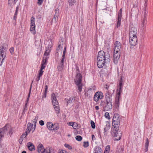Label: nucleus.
<instances>
[{
  "label": "nucleus",
  "instance_id": "15",
  "mask_svg": "<svg viewBox=\"0 0 153 153\" xmlns=\"http://www.w3.org/2000/svg\"><path fill=\"white\" fill-rule=\"evenodd\" d=\"M121 49V45L120 42L116 41L114 43V51H120Z\"/></svg>",
  "mask_w": 153,
  "mask_h": 153
},
{
  "label": "nucleus",
  "instance_id": "49",
  "mask_svg": "<svg viewBox=\"0 0 153 153\" xmlns=\"http://www.w3.org/2000/svg\"><path fill=\"white\" fill-rule=\"evenodd\" d=\"M14 51V49L13 47H12L10 49V51L11 54H13V53Z\"/></svg>",
  "mask_w": 153,
  "mask_h": 153
},
{
  "label": "nucleus",
  "instance_id": "57",
  "mask_svg": "<svg viewBox=\"0 0 153 153\" xmlns=\"http://www.w3.org/2000/svg\"><path fill=\"white\" fill-rule=\"evenodd\" d=\"M31 85L30 86V89L29 92V94L28 95L27 97L29 98V97H30V94L31 91Z\"/></svg>",
  "mask_w": 153,
  "mask_h": 153
},
{
  "label": "nucleus",
  "instance_id": "35",
  "mask_svg": "<svg viewBox=\"0 0 153 153\" xmlns=\"http://www.w3.org/2000/svg\"><path fill=\"white\" fill-rule=\"evenodd\" d=\"M52 126V123L51 122H48L47 124V126L48 128L50 130H52L51 126Z\"/></svg>",
  "mask_w": 153,
  "mask_h": 153
},
{
  "label": "nucleus",
  "instance_id": "54",
  "mask_svg": "<svg viewBox=\"0 0 153 153\" xmlns=\"http://www.w3.org/2000/svg\"><path fill=\"white\" fill-rule=\"evenodd\" d=\"M31 130H28L27 129L26 131L24 133L25 134V136L26 137L27 135L28 134V133H29L30 131Z\"/></svg>",
  "mask_w": 153,
  "mask_h": 153
},
{
  "label": "nucleus",
  "instance_id": "1",
  "mask_svg": "<svg viewBox=\"0 0 153 153\" xmlns=\"http://www.w3.org/2000/svg\"><path fill=\"white\" fill-rule=\"evenodd\" d=\"M76 76L74 79L75 83L78 87V90L80 92L82 91V84L81 83L82 80V76L79 73V69L78 66L76 65Z\"/></svg>",
  "mask_w": 153,
  "mask_h": 153
},
{
  "label": "nucleus",
  "instance_id": "10",
  "mask_svg": "<svg viewBox=\"0 0 153 153\" xmlns=\"http://www.w3.org/2000/svg\"><path fill=\"white\" fill-rule=\"evenodd\" d=\"M119 128H114V136L116 137H118V138L115 137L114 138V140L115 141H118L120 140L121 137V133L120 131L118 132V130H119Z\"/></svg>",
  "mask_w": 153,
  "mask_h": 153
},
{
  "label": "nucleus",
  "instance_id": "37",
  "mask_svg": "<svg viewBox=\"0 0 153 153\" xmlns=\"http://www.w3.org/2000/svg\"><path fill=\"white\" fill-rule=\"evenodd\" d=\"M76 1L75 0H69L68 3L70 6H73L75 3Z\"/></svg>",
  "mask_w": 153,
  "mask_h": 153
},
{
  "label": "nucleus",
  "instance_id": "23",
  "mask_svg": "<svg viewBox=\"0 0 153 153\" xmlns=\"http://www.w3.org/2000/svg\"><path fill=\"white\" fill-rule=\"evenodd\" d=\"M18 0H8V4L10 7L12 8L13 5H14Z\"/></svg>",
  "mask_w": 153,
  "mask_h": 153
},
{
  "label": "nucleus",
  "instance_id": "27",
  "mask_svg": "<svg viewBox=\"0 0 153 153\" xmlns=\"http://www.w3.org/2000/svg\"><path fill=\"white\" fill-rule=\"evenodd\" d=\"M94 153H102L103 151L100 147H98L95 148Z\"/></svg>",
  "mask_w": 153,
  "mask_h": 153
},
{
  "label": "nucleus",
  "instance_id": "56",
  "mask_svg": "<svg viewBox=\"0 0 153 153\" xmlns=\"http://www.w3.org/2000/svg\"><path fill=\"white\" fill-rule=\"evenodd\" d=\"M45 93H47L48 91V86L47 85H46L45 86Z\"/></svg>",
  "mask_w": 153,
  "mask_h": 153
},
{
  "label": "nucleus",
  "instance_id": "16",
  "mask_svg": "<svg viewBox=\"0 0 153 153\" xmlns=\"http://www.w3.org/2000/svg\"><path fill=\"white\" fill-rule=\"evenodd\" d=\"M51 99L52 100V103L53 106L59 104L58 101L56 99V95L54 93H52L51 94Z\"/></svg>",
  "mask_w": 153,
  "mask_h": 153
},
{
  "label": "nucleus",
  "instance_id": "45",
  "mask_svg": "<svg viewBox=\"0 0 153 153\" xmlns=\"http://www.w3.org/2000/svg\"><path fill=\"white\" fill-rule=\"evenodd\" d=\"M83 146L85 147H87L89 146V143L88 142H84L83 143Z\"/></svg>",
  "mask_w": 153,
  "mask_h": 153
},
{
  "label": "nucleus",
  "instance_id": "19",
  "mask_svg": "<svg viewBox=\"0 0 153 153\" xmlns=\"http://www.w3.org/2000/svg\"><path fill=\"white\" fill-rule=\"evenodd\" d=\"M106 104L105 107L104 108L103 111H108L112 109V103L106 102Z\"/></svg>",
  "mask_w": 153,
  "mask_h": 153
},
{
  "label": "nucleus",
  "instance_id": "61",
  "mask_svg": "<svg viewBox=\"0 0 153 153\" xmlns=\"http://www.w3.org/2000/svg\"><path fill=\"white\" fill-rule=\"evenodd\" d=\"M17 18V15H14L13 17V20H15V21H16V20Z\"/></svg>",
  "mask_w": 153,
  "mask_h": 153
},
{
  "label": "nucleus",
  "instance_id": "59",
  "mask_svg": "<svg viewBox=\"0 0 153 153\" xmlns=\"http://www.w3.org/2000/svg\"><path fill=\"white\" fill-rule=\"evenodd\" d=\"M92 139V140L93 141L94 140H95L96 139V138L95 137V136L94 135L92 134L91 136Z\"/></svg>",
  "mask_w": 153,
  "mask_h": 153
},
{
  "label": "nucleus",
  "instance_id": "25",
  "mask_svg": "<svg viewBox=\"0 0 153 153\" xmlns=\"http://www.w3.org/2000/svg\"><path fill=\"white\" fill-rule=\"evenodd\" d=\"M64 62H63V63H61V61L60 62L57 67V69L58 71H61L62 70L63 68L64 67Z\"/></svg>",
  "mask_w": 153,
  "mask_h": 153
},
{
  "label": "nucleus",
  "instance_id": "14",
  "mask_svg": "<svg viewBox=\"0 0 153 153\" xmlns=\"http://www.w3.org/2000/svg\"><path fill=\"white\" fill-rule=\"evenodd\" d=\"M137 30L136 28L135 27H131L130 26L129 29V36H136V34H137Z\"/></svg>",
  "mask_w": 153,
  "mask_h": 153
},
{
  "label": "nucleus",
  "instance_id": "46",
  "mask_svg": "<svg viewBox=\"0 0 153 153\" xmlns=\"http://www.w3.org/2000/svg\"><path fill=\"white\" fill-rule=\"evenodd\" d=\"M64 145L66 147L68 148L69 149L71 150L72 149V147L69 145L68 144H65Z\"/></svg>",
  "mask_w": 153,
  "mask_h": 153
},
{
  "label": "nucleus",
  "instance_id": "12",
  "mask_svg": "<svg viewBox=\"0 0 153 153\" xmlns=\"http://www.w3.org/2000/svg\"><path fill=\"white\" fill-rule=\"evenodd\" d=\"M120 57V52L119 51H114V62L115 64L118 62V60Z\"/></svg>",
  "mask_w": 153,
  "mask_h": 153
},
{
  "label": "nucleus",
  "instance_id": "21",
  "mask_svg": "<svg viewBox=\"0 0 153 153\" xmlns=\"http://www.w3.org/2000/svg\"><path fill=\"white\" fill-rule=\"evenodd\" d=\"M141 26L142 28H144L146 26V18H142L141 19Z\"/></svg>",
  "mask_w": 153,
  "mask_h": 153
},
{
  "label": "nucleus",
  "instance_id": "44",
  "mask_svg": "<svg viewBox=\"0 0 153 153\" xmlns=\"http://www.w3.org/2000/svg\"><path fill=\"white\" fill-rule=\"evenodd\" d=\"M92 90V88H90L88 90L87 92H85V97H87L88 96V93H89Z\"/></svg>",
  "mask_w": 153,
  "mask_h": 153
},
{
  "label": "nucleus",
  "instance_id": "3",
  "mask_svg": "<svg viewBox=\"0 0 153 153\" xmlns=\"http://www.w3.org/2000/svg\"><path fill=\"white\" fill-rule=\"evenodd\" d=\"M120 118L119 115L117 114H115L112 119V126L115 129L119 128L120 123Z\"/></svg>",
  "mask_w": 153,
  "mask_h": 153
},
{
  "label": "nucleus",
  "instance_id": "8",
  "mask_svg": "<svg viewBox=\"0 0 153 153\" xmlns=\"http://www.w3.org/2000/svg\"><path fill=\"white\" fill-rule=\"evenodd\" d=\"M123 84L122 83V81H120L119 82V88L117 90V95H118L117 100H116V103L118 104V105H119V97L120 94L121 93L122 91V88H123Z\"/></svg>",
  "mask_w": 153,
  "mask_h": 153
},
{
  "label": "nucleus",
  "instance_id": "24",
  "mask_svg": "<svg viewBox=\"0 0 153 153\" xmlns=\"http://www.w3.org/2000/svg\"><path fill=\"white\" fill-rule=\"evenodd\" d=\"M121 17L122 14H121V13H120H120H118V15L117 18V27H119L120 25Z\"/></svg>",
  "mask_w": 153,
  "mask_h": 153
},
{
  "label": "nucleus",
  "instance_id": "36",
  "mask_svg": "<svg viewBox=\"0 0 153 153\" xmlns=\"http://www.w3.org/2000/svg\"><path fill=\"white\" fill-rule=\"evenodd\" d=\"M13 129L11 128L9 126V130L8 131V134L10 135V136L13 133Z\"/></svg>",
  "mask_w": 153,
  "mask_h": 153
},
{
  "label": "nucleus",
  "instance_id": "13",
  "mask_svg": "<svg viewBox=\"0 0 153 153\" xmlns=\"http://www.w3.org/2000/svg\"><path fill=\"white\" fill-rule=\"evenodd\" d=\"M103 96V94L101 92H97L94 95V100L95 101L97 102L99 99H102Z\"/></svg>",
  "mask_w": 153,
  "mask_h": 153
},
{
  "label": "nucleus",
  "instance_id": "47",
  "mask_svg": "<svg viewBox=\"0 0 153 153\" xmlns=\"http://www.w3.org/2000/svg\"><path fill=\"white\" fill-rule=\"evenodd\" d=\"M58 19V16H54V18L53 19L52 21H54L55 22H56Z\"/></svg>",
  "mask_w": 153,
  "mask_h": 153
},
{
  "label": "nucleus",
  "instance_id": "34",
  "mask_svg": "<svg viewBox=\"0 0 153 153\" xmlns=\"http://www.w3.org/2000/svg\"><path fill=\"white\" fill-rule=\"evenodd\" d=\"M63 46V42L62 40L61 42H59V44L58 45L59 49H62Z\"/></svg>",
  "mask_w": 153,
  "mask_h": 153
},
{
  "label": "nucleus",
  "instance_id": "7",
  "mask_svg": "<svg viewBox=\"0 0 153 153\" xmlns=\"http://www.w3.org/2000/svg\"><path fill=\"white\" fill-rule=\"evenodd\" d=\"M30 30L33 34L36 33L35 30V18L32 16L30 19Z\"/></svg>",
  "mask_w": 153,
  "mask_h": 153
},
{
  "label": "nucleus",
  "instance_id": "53",
  "mask_svg": "<svg viewBox=\"0 0 153 153\" xmlns=\"http://www.w3.org/2000/svg\"><path fill=\"white\" fill-rule=\"evenodd\" d=\"M43 72V71H42V70L40 69V71L39 73V74L38 75L41 76L42 75Z\"/></svg>",
  "mask_w": 153,
  "mask_h": 153
},
{
  "label": "nucleus",
  "instance_id": "9",
  "mask_svg": "<svg viewBox=\"0 0 153 153\" xmlns=\"http://www.w3.org/2000/svg\"><path fill=\"white\" fill-rule=\"evenodd\" d=\"M110 56L109 54H107L105 55L104 52L103 51H101L99 52L98 54L97 59H100V58L101 59H106L107 57L109 58Z\"/></svg>",
  "mask_w": 153,
  "mask_h": 153
},
{
  "label": "nucleus",
  "instance_id": "63",
  "mask_svg": "<svg viewBox=\"0 0 153 153\" xmlns=\"http://www.w3.org/2000/svg\"><path fill=\"white\" fill-rule=\"evenodd\" d=\"M95 108L97 110H98L99 109V107L98 106H96L95 107Z\"/></svg>",
  "mask_w": 153,
  "mask_h": 153
},
{
  "label": "nucleus",
  "instance_id": "22",
  "mask_svg": "<svg viewBox=\"0 0 153 153\" xmlns=\"http://www.w3.org/2000/svg\"><path fill=\"white\" fill-rule=\"evenodd\" d=\"M75 97H70L69 99L67 100V105L69 104H71L75 100Z\"/></svg>",
  "mask_w": 153,
  "mask_h": 153
},
{
  "label": "nucleus",
  "instance_id": "38",
  "mask_svg": "<svg viewBox=\"0 0 153 153\" xmlns=\"http://www.w3.org/2000/svg\"><path fill=\"white\" fill-rule=\"evenodd\" d=\"M110 150V146L109 145L107 146L105 150V152L108 153Z\"/></svg>",
  "mask_w": 153,
  "mask_h": 153
},
{
  "label": "nucleus",
  "instance_id": "33",
  "mask_svg": "<svg viewBox=\"0 0 153 153\" xmlns=\"http://www.w3.org/2000/svg\"><path fill=\"white\" fill-rule=\"evenodd\" d=\"M33 126V125L30 123H28L27 125V130H31L32 129V127Z\"/></svg>",
  "mask_w": 153,
  "mask_h": 153
},
{
  "label": "nucleus",
  "instance_id": "2",
  "mask_svg": "<svg viewBox=\"0 0 153 153\" xmlns=\"http://www.w3.org/2000/svg\"><path fill=\"white\" fill-rule=\"evenodd\" d=\"M7 48V44L4 43L1 46L0 49V66L2 65L4 59L6 57V52Z\"/></svg>",
  "mask_w": 153,
  "mask_h": 153
},
{
  "label": "nucleus",
  "instance_id": "17",
  "mask_svg": "<svg viewBox=\"0 0 153 153\" xmlns=\"http://www.w3.org/2000/svg\"><path fill=\"white\" fill-rule=\"evenodd\" d=\"M48 58V57H43L42 63L41 64V66L40 69L41 70H42L45 68Z\"/></svg>",
  "mask_w": 153,
  "mask_h": 153
},
{
  "label": "nucleus",
  "instance_id": "60",
  "mask_svg": "<svg viewBox=\"0 0 153 153\" xmlns=\"http://www.w3.org/2000/svg\"><path fill=\"white\" fill-rule=\"evenodd\" d=\"M27 103H26L25 104V106L24 109L27 110Z\"/></svg>",
  "mask_w": 153,
  "mask_h": 153
},
{
  "label": "nucleus",
  "instance_id": "64",
  "mask_svg": "<svg viewBox=\"0 0 153 153\" xmlns=\"http://www.w3.org/2000/svg\"><path fill=\"white\" fill-rule=\"evenodd\" d=\"M38 118V117L37 116H36L35 117V118L34 119V120H37V119Z\"/></svg>",
  "mask_w": 153,
  "mask_h": 153
},
{
  "label": "nucleus",
  "instance_id": "52",
  "mask_svg": "<svg viewBox=\"0 0 153 153\" xmlns=\"http://www.w3.org/2000/svg\"><path fill=\"white\" fill-rule=\"evenodd\" d=\"M43 2V0H38L37 4L39 5H41Z\"/></svg>",
  "mask_w": 153,
  "mask_h": 153
},
{
  "label": "nucleus",
  "instance_id": "62",
  "mask_svg": "<svg viewBox=\"0 0 153 153\" xmlns=\"http://www.w3.org/2000/svg\"><path fill=\"white\" fill-rule=\"evenodd\" d=\"M46 94H47V93H44V94H43V95L42 96V98H43L44 97V98L46 97Z\"/></svg>",
  "mask_w": 153,
  "mask_h": 153
},
{
  "label": "nucleus",
  "instance_id": "32",
  "mask_svg": "<svg viewBox=\"0 0 153 153\" xmlns=\"http://www.w3.org/2000/svg\"><path fill=\"white\" fill-rule=\"evenodd\" d=\"M59 128V126L58 124H54L53 125V128H52V130H56Z\"/></svg>",
  "mask_w": 153,
  "mask_h": 153
},
{
  "label": "nucleus",
  "instance_id": "40",
  "mask_svg": "<svg viewBox=\"0 0 153 153\" xmlns=\"http://www.w3.org/2000/svg\"><path fill=\"white\" fill-rule=\"evenodd\" d=\"M50 50L49 49L46 50V51L44 54V55L46 56L45 57H48L47 56L48 55L49 53L50 52Z\"/></svg>",
  "mask_w": 153,
  "mask_h": 153
},
{
  "label": "nucleus",
  "instance_id": "6",
  "mask_svg": "<svg viewBox=\"0 0 153 153\" xmlns=\"http://www.w3.org/2000/svg\"><path fill=\"white\" fill-rule=\"evenodd\" d=\"M50 148L45 149L43 145L42 144H39L37 146V151L39 153H49V149Z\"/></svg>",
  "mask_w": 153,
  "mask_h": 153
},
{
  "label": "nucleus",
  "instance_id": "39",
  "mask_svg": "<svg viewBox=\"0 0 153 153\" xmlns=\"http://www.w3.org/2000/svg\"><path fill=\"white\" fill-rule=\"evenodd\" d=\"M76 139L78 141H80L82 140V137L81 136H79V135H78V136H76Z\"/></svg>",
  "mask_w": 153,
  "mask_h": 153
},
{
  "label": "nucleus",
  "instance_id": "18",
  "mask_svg": "<svg viewBox=\"0 0 153 153\" xmlns=\"http://www.w3.org/2000/svg\"><path fill=\"white\" fill-rule=\"evenodd\" d=\"M111 95L112 94H109L108 92H107L106 94V102L112 103L111 101L112 99Z\"/></svg>",
  "mask_w": 153,
  "mask_h": 153
},
{
  "label": "nucleus",
  "instance_id": "58",
  "mask_svg": "<svg viewBox=\"0 0 153 153\" xmlns=\"http://www.w3.org/2000/svg\"><path fill=\"white\" fill-rule=\"evenodd\" d=\"M69 124L70 125L72 126L73 127H74L75 126H74V123L73 122H71L69 123Z\"/></svg>",
  "mask_w": 153,
  "mask_h": 153
},
{
  "label": "nucleus",
  "instance_id": "29",
  "mask_svg": "<svg viewBox=\"0 0 153 153\" xmlns=\"http://www.w3.org/2000/svg\"><path fill=\"white\" fill-rule=\"evenodd\" d=\"M142 18H146V17L147 16V12L146 10V8L144 9L143 11L142 12Z\"/></svg>",
  "mask_w": 153,
  "mask_h": 153
},
{
  "label": "nucleus",
  "instance_id": "48",
  "mask_svg": "<svg viewBox=\"0 0 153 153\" xmlns=\"http://www.w3.org/2000/svg\"><path fill=\"white\" fill-rule=\"evenodd\" d=\"M105 117L107 118H109V114L108 112H105Z\"/></svg>",
  "mask_w": 153,
  "mask_h": 153
},
{
  "label": "nucleus",
  "instance_id": "55",
  "mask_svg": "<svg viewBox=\"0 0 153 153\" xmlns=\"http://www.w3.org/2000/svg\"><path fill=\"white\" fill-rule=\"evenodd\" d=\"M40 77L41 76L38 75V76L36 78V81L37 82H38L40 79Z\"/></svg>",
  "mask_w": 153,
  "mask_h": 153
},
{
  "label": "nucleus",
  "instance_id": "31",
  "mask_svg": "<svg viewBox=\"0 0 153 153\" xmlns=\"http://www.w3.org/2000/svg\"><path fill=\"white\" fill-rule=\"evenodd\" d=\"M54 108L56 111V114H58L59 113L60 109L59 106V104L54 106Z\"/></svg>",
  "mask_w": 153,
  "mask_h": 153
},
{
  "label": "nucleus",
  "instance_id": "26",
  "mask_svg": "<svg viewBox=\"0 0 153 153\" xmlns=\"http://www.w3.org/2000/svg\"><path fill=\"white\" fill-rule=\"evenodd\" d=\"M110 125L109 124H106L105 125V126L104 128V134L105 135H107V131L110 128Z\"/></svg>",
  "mask_w": 153,
  "mask_h": 153
},
{
  "label": "nucleus",
  "instance_id": "43",
  "mask_svg": "<svg viewBox=\"0 0 153 153\" xmlns=\"http://www.w3.org/2000/svg\"><path fill=\"white\" fill-rule=\"evenodd\" d=\"M65 54V51L63 52V55H62V60H61V63H63V62H64Z\"/></svg>",
  "mask_w": 153,
  "mask_h": 153
},
{
  "label": "nucleus",
  "instance_id": "51",
  "mask_svg": "<svg viewBox=\"0 0 153 153\" xmlns=\"http://www.w3.org/2000/svg\"><path fill=\"white\" fill-rule=\"evenodd\" d=\"M39 124L41 126H43L44 125V122L42 120H41L39 122Z\"/></svg>",
  "mask_w": 153,
  "mask_h": 153
},
{
  "label": "nucleus",
  "instance_id": "11",
  "mask_svg": "<svg viewBox=\"0 0 153 153\" xmlns=\"http://www.w3.org/2000/svg\"><path fill=\"white\" fill-rule=\"evenodd\" d=\"M137 36H129V41L131 45L135 46L137 44Z\"/></svg>",
  "mask_w": 153,
  "mask_h": 153
},
{
  "label": "nucleus",
  "instance_id": "42",
  "mask_svg": "<svg viewBox=\"0 0 153 153\" xmlns=\"http://www.w3.org/2000/svg\"><path fill=\"white\" fill-rule=\"evenodd\" d=\"M91 126L92 128L94 129L95 128V123L93 121H92V120L91 121Z\"/></svg>",
  "mask_w": 153,
  "mask_h": 153
},
{
  "label": "nucleus",
  "instance_id": "20",
  "mask_svg": "<svg viewBox=\"0 0 153 153\" xmlns=\"http://www.w3.org/2000/svg\"><path fill=\"white\" fill-rule=\"evenodd\" d=\"M27 146L28 149L31 151L35 150V147L33 144L31 142H28L27 143Z\"/></svg>",
  "mask_w": 153,
  "mask_h": 153
},
{
  "label": "nucleus",
  "instance_id": "41",
  "mask_svg": "<svg viewBox=\"0 0 153 153\" xmlns=\"http://www.w3.org/2000/svg\"><path fill=\"white\" fill-rule=\"evenodd\" d=\"M55 14L54 16H59V9L58 8H56L55 10Z\"/></svg>",
  "mask_w": 153,
  "mask_h": 153
},
{
  "label": "nucleus",
  "instance_id": "50",
  "mask_svg": "<svg viewBox=\"0 0 153 153\" xmlns=\"http://www.w3.org/2000/svg\"><path fill=\"white\" fill-rule=\"evenodd\" d=\"M59 153H67V152L65 150H59Z\"/></svg>",
  "mask_w": 153,
  "mask_h": 153
},
{
  "label": "nucleus",
  "instance_id": "30",
  "mask_svg": "<svg viewBox=\"0 0 153 153\" xmlns=\"http://www.w3.org/2000/svg\"><path fill=\"white\" fill-rule=\"evenodd\" d=\"M26 137L25 136V133H24L21 136L20 139L19 140V143L20 144H21L22 143V142L23 140V138H25V137Z\"/></svg>",
  "mask_w": 153,
  "mask_h": 153
},
{
  "label": "nucleus",
  "instance_id": "28",
  "mask_svg": "<svg viewBox=\"0 0 153 153\" xmlns=\"http://www.w3.org/2000/svg\"><path fill=\"white\" fill-rule=\"evenodd\" d=\"M149 141L148 139L147 138L146 140V142L145 143V150L146 152L148 151V147L149 145Z\"/></svg>",
  "mask_w": 153,
  "mask_h": 153
},
{
  "label": "nucleus",
  "instance_id": "4",
  "mask_svg": "<svg viewBox=\"0 0 153 153\" xmlns=\"http://www.w3.org/2000/svg\"><path fill=\"white\" fill-rule=\"evenodd\" d=\"M106 59H101L100 58V59H97V64L99 68H101L103 67V66H106V64L109 63L110 62L109 58H107Z\"/></svg>",
  "mask_w": 153,
  "mask_h": 153
},
{
  "label": "nucleus",
  "instance_id": "5",
  "mask_svg": "<svg viewBox=\"0 0 153 153\" xmlns=\"http://www.w3.org/2000/svg\"><path fill=\"white\" fill-rule=\"evenodd\" d=\"M9 125H6L4 127L2 128H0V139L4 137V134L7 132L8 134Z\"/></svg>",
  "mask_w": 153,
  "mask_h": 153
}]
</instances>
